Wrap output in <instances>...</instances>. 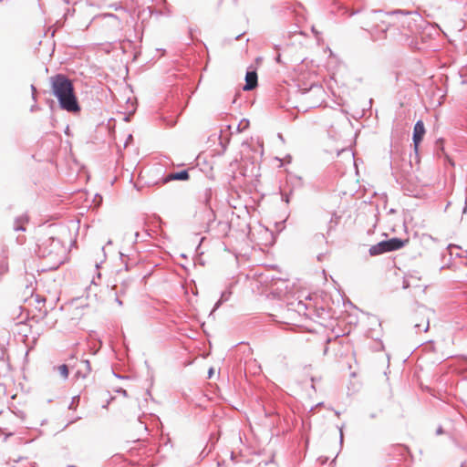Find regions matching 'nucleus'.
Listing matches in <instances>:
<instances>
[{
    "label": "nucleus",
    "mask_w": 467,
    "mask_h": 467,
    "mask_svg": "<svg viewBox=\"0 0 467 467\" xmlns=\"http://www.w3.org/2000/svg\"><path fill=\"white\" fill-rule=\"evenodd\" d=\"M51 94L57 99L61 109L77 114L81 110L75 93L73 81L65 74L58 73L49 78Z\"/></svg>",
    "instance_id": "f257e3e1"
},
{
    "label": "nucleus",
    "mask_w": 467,
    "mask_h": 467,
    "mask_svg": "<svg viewBox=\"0 0 467 467\" xmlns=\"http://www.w3.org/2000/svg\"><path fill=\"white\" fill-rule=\"evenodd\" d=\"M36 253L49 263V269H57L64 262L65 247L62 242L53 236L38 238Z\"/></svg>",
    "instance_id": "f03ea898"
},
{
    "label": "nucleus",
    "mask_w": 467,
    "mask_h": 467,
    "mask_svg": "<svg viewBox=\"0 0 467 467\" xmlns=\"http://www.w3.org/2000/svg\"><path fill=\"white\" fill-rule=\"evenodd\" d=\"M407 242L408 240H403L399 237H392L388 240L380 241L378 244L372 245L369 248L368 253L371 256H377L385 253L397 251L402 248Z\"/></svg>",
    "instance_id": "7ed1b4c3"
},
{
    "label": "nucleus",
    "mask_w": 467,
    "mask_h": 467,
    "mask_svg": "<svg viewBox=\"0 0 467 467\" xmlns=\"http://www.w3.org/2000/svg\"><path fill=\"white\" fill-rule=\"evenodd\" d=\"M389 15L396 16L400 26L409 29L410 32L414 31L417 22L422 20L421 16L417 11L394 9Z\"/></svg>",
    "instance_id": "20e7f679"
},
{
    "label": "nucleus",
    "mask_w": 467,
    "mask_h": 467,
    "mask_svg": "<svg viewBox=\"0 0 467 467\" xmlns=\"http://www.w3.org/2000/svg\"><path fill=\"white\" fill-rule=\"evenodd\" d=\"M194 219L196 222L200 223L204 228V231L207 232L211 223L215 220V213L212 206H200L199 210L196 211L194 214Z\"/></svg>",
    "instance_id": "39448f33"
},
{
    "label": "nucleus",
    "mask_w": 467,
    "mask_h": 467,
    "mask_svg": "<svg viewBox=\"0 0 467 467\" xmlns=\"http://www.w3.org/2000/svg\"><path fill=\"white\" fill-rule=\"evenodd\" d=\"M425 133L426 130L424 123L421 119H419L414 125L412 133V141L416 156H418L419 146L422 141Z\"/></svg>",
    "instance_id": "423d86ee"
},
{
    "label": "nucleus",
    "mask_w": 467,
    "mask_h": 467,
    "mask_svg": "<svg viewBox=\"0 0 467 467\" xmlns=\"http://www.w3.org/2000/svg\"><path fill=\"white\" fill-rule=\"evenodd\" d=\"M258 84V77L257 72L254 68H248L245 74V84L243 87V89L245 91L253 90L257 87Z\"/></svg>",
    "instance_id": "0eeeda50"
},
{
    "label": "nucleus",
    "mask_w": 467,
    "mask_h": 467,
    "mask_svg": "<svg viewBox=\"0 0 467 467\" xmlns=\"http://www.w3.org/2000/svg\"><path fill=\"white\" fill-rule=\"evenodd\" d=\"M190 179V174L188 170H182L176 172H171L166 175L164 178V182H169L171 181H188Z\"/></svg>",
    "instance_id": "6e6552de"
},
{
    "label": "nucleus",
    "mask_w": 467,
    "mask_h": 467,
    "mask_svg": "<svg viewBox=\"0 0 467 467\" xmlns=\"http://www.w3.org/2000/svg\"><path fill=\"white\" fill-rule=\"evenodd\" d=\"M91 371L89 360L83 359L80 361V368L76 372V377L85 379Z\"/></svg>",
    "instance_id": "1a4fd4ad"
},
{
    "label": "nucleus",
    "mask_w": 467,
    "mask_h": 467,
    "mask_svg": "<svg viewBox=\"0 0 467 467\" xmlns=\"http://www.w3.org/2000/svg\"><path fill=\"white\" fill-rule=\"evenodd\" d=\"M213 197V190L211 188L204 189L203 192L200 196L201 207L212 206L211 200Z\"/></svg>",
    "instance_id": "9d476101"
},
{
    "label": "nucleus",
    "mask_w": 467,
    "mask_h": 467,
    "mask_svg": "<svg viewBox=\"0 0 467 467\" xmlns=\"http://www.w3.org/2000/svg\"><path fill=\"white\" fill-rule=\"evenodd\" d=\"M27 221H28V217L26 215H21V216L16 217L15 219L13 229L16 232H18V231L25 232L26 227L24 226V224L26 223H27Z\"/></svg>",
    "instance_id": "9b49d317"
},
{
    "label": "nucleus",
    "mask_w": 467,
    "mask_h": 467,
    "mask_svg": "<svg viewBox=\"0 0 467 467\" xmlns=\"http://www.w3.org/2000/svg\"><path fill=\"white\" fill-rule=\"evenodd\" d=\"M232 295V292L230 290H224L222 292L221 294V297L220 299L214 304V306L211 312V314L214 311H216L222 304H223L224 302L228 301L230 296Z\"/></svg>",
    "instance_id": "f8f14e48"
},
{
    "label": "nucleus",
    "mask_w": 467,
    "mask_h": 467,
    "mask_svg": "<svg viewBox=\"0 0 467 467\" xmlns=\"http://www.w3.org/2000/svg\"><path fill=\"white\" fill-rule=\"evenodd\" d=\"M340 216H338L337 213H333L327 225V234H330V233L336 229L337 224L339 223Z\"/></svg>",
    "instance_id": "ddd939ff"
},
{
    "label": "nucleus",
    "mask_w": 467,
    "mask_h": 467,
    "mask_svg": "<svg viewBox=\"0 0 467 467\" xmlns=\"http://www.w3.org/2000/svg\"><path fill=\"white\" fill-rule=\"evenodd\" d=\"M5 344H7V338L5 337H2L0 339V361H5Z\"/></svg>",
    "instance_id": "4468645a"
},
{
    "label": "nucleus",
    "mask_w": 467,
    "mask_h": 467,
    "mask_svg": "<svg viewBox=\"0 0 467 467\" xmlns=\"http://www.w3.org/2000/svg\"><path fill=\"white\" fill-rule=\"evenodd\" d=\"M57 370L61 377L66 379L68 377V367L66 364H62L57 367Z\"/></svg>",
    "instance_id": "2eb2a0df"
},
{
    "label": "nucleus",
    "mask_w": 467,
    "mask_h": 467,
    "mask_svg": "<svg viewBox=\"0 0 467 467\" xmlns=\"http://www.w3.org/2000/svg\"><path fill=\"white\" fill-rule=\"evenodd\" d=\"M80 400L79 395H76L72 398L70 404L68 405V410H75L78 405Z\"/></svg>",
    "instance_id": "dca6fc26"
},
{
    "label": "nucleus",
    "mask_w": 467,
    "mask_h": 467,
    "mask_svg": "<svg viewBox=\"0 0 467 467\" xmlns=\"http://www.w3.org/2000/svg\"><path fill=\"white\" fill-rule=\"evenodd\" d=\"M248 126H249V120H248V119H243V120H241V122L238 124V126H237V130H238V131H243V130H245Z\"/></svg>",
    "instance_id": "f3484780"
},
{
    "label": "nucleus",
    "mask_w": 467,
    "mask_h": 467,
    "mask_svg": "<svg viewBox=\"0 0 467 467\" xmlns=\"http://www.w3.org/2000/svg\"><path fill=\"white\" fill-rule=\"evenodd\" d=\"M111 290H112V291H114V295H115V302H116L119 306H122V305H123V303H122V301L119 299V296H120V295H119V292L117 291V286H116V285L112 286Z\"/></svg>",
    "instance_id": "a211bd4d"
},
{
    "label": "nucleus",
    "mask_w": 467,
    "mask_h": 467,
    "mask_svg": "<svg viewBox=\"0 0 467 467\" xmlns=\"http://www.w3.org/2000/svg\"><path fill=\"white\" fill-rule=\"evenodd\" d=\"M129 283H130L129 280H125L122 282L120 289L117 290L119 295H124L126 293V290L129 286Z\"/></svg>",
    "instance_id": "6ab92c4d"
},
{
    "label": "nucleus",
    "mask_w": 467,
    "mask_h": 467,
    "mask_svg": "<svg viewBox=\"0 0 467 467\" xmlns=\"http://www.w3.org/2000/svg\"><path fill=\"white\" fill-rule=\"evenodd\" d=\"M443 143H444V141L442 139H438L436 140L435 145H436L437 150H441V151L443 150Z\"/></svg>",
    "instance_id": "aec40b11"
},
{
    "label": "nucleus",
    "mask_w": 467,
    "mask_h": 467,
    "mask_svg": "<svg viewBox=\"0 0 467 467\" xmlns=\"http://www.w3.org/2000/svg\"><path fill=\"white\" fill-rule=\"evenodd\" d=\"M282 201L286 202V203H289V202H290V194L283 193L282 194Z\"/></svg>",
    "instance_id": "412c9836"
},
{
    "label": "nucleus",
    "mask_w": 467,
    "mask_h": 467,
    "mask_svg": "<svg viewBox=\"0 0 467 467\" xmlns=\"http://www.w3.org/2000/svg\"><path fill=\"white\" fill-rule=\"evenodd\" d=\"M210 451H205V450H202L200 453V458L201 460L204 459L208 454H209Z\"/></svg>",
    "instance_id": "4be33fe9"
},
{
    "label": "nucleus",
    "mask_w": 467,
    "mask_h": 467,
    "mask_svg": "<svg viewBox=\"0 0 467 467\" xmlns=\"http://www.w3.org/2000/svg\"><path fill=\"white\" fill-rule=\"evenodd\" d=\"M465 192H466V197H465L464 207L462 209V213H465L467 212V186H466V189H465Z\"/></svg>",
    "instance_id": "5701e85b"
},
{
    "label": "nucleus",
    "mask_w": 467,
    "mask_h": 467,
    "mask_svg": "<svg viewBox=\"0 0 467 467\" xmlns=\"http://www.w3.org/2000/svg\"><path fill=\"white\" fill-rule=\"evenodd\" d=\"M342 428H343V427H339V428H338V429H339V432H340L339 439H340V444H341V445H342V443H343V440H344Z\"/></svg>",
    "instance_id": "b1692460"
},
{
    "label": "nucleus",
    "mask_w": 467,
    "mask_h": 467,
    "mask_svg": "<svg viewBox=\"0 0 467 467\" xmlns=\"http://www.w3.org/2000/svg\"><path fill=\"white\" fill-rule=\"evenodd\" d=\"M117 392H119V393L122 394V395H123V396H125V397H127V396H128L127 390H125V389H121V388H120V389H119L117 390Z\"/></svg>",
    "instance_id": "393cba45"
},
{
    "label": "nucleus",
    "mask_w": 467,
    "mask_h": 467,
    "mask_svg": "<svg viewBox=\"0 0 467 467\" xmlns=\"http://www.w3.org/2000/svg\"><path fill=\"white\" fill-rule=\"evenodd\" d=\"M39 312H40V313H41V315H42V316H41V317H42V318L46 317H47V309H44V310L42 311V309H41V308H39Z\"/></svg>",
    "instance_id": "a878e982"
},
{
    "label": "nucleus",
    "mask_w": 467,
    "mask_h": 467,
    "mask_svg": "<svg viewBox=\"0 0 467 467\" xmlns=\"http://www.w3.org/2000/svg\"><path fill=\"white\" fill-rule=\"evenodd\" d=\"M443 433V429L441 426H440L437 430H436V434L437 435H440V434H442Z\"/></svg>",
    "instance_id": "bb28decb"
},
{
    "label": "nucleus",
    "mask_w": 467,
    "mask_h": 467,
    "mask_svg": "<svg viewBox=\"0 0 467 467\" xmlns=\"http://www.w3.org/2000/svg\"><path fill=\"white\" fill-rule=\"evenodd\" d=\"M141 237V234L139 232L135 233V242H138Z\"/></svg>",
    "instance_id": "cd10ccee"
},
{
    "label": "nucleus",
    "mask_w": 467,
    "mask_h": 467,
    "mask_svg": "<svg viewBox=\"0 0 467 467\" xmlns=\"http://www.w3.org/2000/svg\"><path fill=\"white\" fill-rule=\"evenodd\" d=\"M213 372H214V371H213V368H211L209 369V371H208V379H211V378L213 377Z\"/></svg>",
    "instance_id": "c85d7f7f"
},
{
    "label": "nucleus",
    "mask_w": 467,
    "mask_h": 467,
    "mask_svg": "<svg viewBox=\"0 0 467 467\" xmlns=\"http://www.w3.org/2000/svg\"><path fill=\"white\" fill-rule=\"evenodd\" d=\"M377 416H378V413H377V412H371V413H369V415H368V417H369L370 419H376V418H377Z\"/></svg>",
    "instance_id": "c756f323"
},
{
    "label": "nucleus",
    "mask_w": 467,
    "mask_h": 467,
    "mask_svg": "<svg viewBox=\"0 0 467 467\" xmlns=\"http://www.w3.org/2000/svg\"><path fill=\"white\" fill-rule=\"evenodd\" d=\"M130 140H132V135H129V137L125 142V147L127 146L128 142L130 141Z\"/></svg>",
    "instance_id": "7c9ffc66"
},
{
    "label": "nucleus",
    "mask_w": 467,
    "mask_h": 467,
    "mask_svg": "<svg viewBox=\"0 0 467 467\" xmlns=\"http://www.w3.org/2000/svg\"><path fill=\"white\" fill-rule=\"evenodd\" d=\"M275 61L277 63H281V56L280 55H277L276 57H275Z\"/></svg>",
    "instance_id": "2f4dec72"
},
{
    "label": "nucleus",
    "mask_w": 467,
    "mask_h": 467,
    "mask_svg": "<svg viewBox=\"0 0 467 467\" xmlns=\"http://www.w3.org/2000/svg\"><path fill=\"white\" fill-rule=\"evenodd\" d=\"M32 93H36V88L34 85H31Z\"/></svg>",
    "instance_id": "473e14b6"
},
{
    "label": "nucleus",
    "mask_w": 467,
    "mask_h": 467,
    "mask_svg": "<svg viewBox=\"0 0 467 467\" xmlns=\"http://www.w3.org/2000/svg\"><path fill=\"white\" fill-rule=\"evenodd\" d=\"M32 99L36 102V93H32Z\"/></svg>",
    "instance_id": "72a5a7b5"
},
{
    "label": "nucleus",
    "mask_w": 467,
    "mask_h": 467,
    "mask_svg": "<svg viewBox=\"0 0 467 467\" xmlns=\"http://www.w3.org/2000/svg\"><path fill=\"white\" fill-rule=\"evenodd\" d=\"M176 124V120H172L171 122L168 123L169 126L172 127Z\"/></svg>",
    "instance_id": "f704fd0d"
},
{
    "label": "nucleus",
    "mask_w": 467,
    "mask_h": 467,
    "mask_svg": "<svg viewBox=\"0 0 467 467\" xmlns=\"http://www.w3.org/2000/svg\"><path fill=\"white\" fill-rule=\"evenodd\" d=\"M451 248H458L457 245H453V244H449L448 245V249L451 250Z\"/></svg>",
    "instance_id": "c9c22d12"
},
{
    "label": "nucleus",
    "mask_w": 467,
    "mask_h": 467,
    "mask_svg": "<svg viewBox=\"0 0 467 467\" xmlns=\"http://www.w3.org/2000/svg\"><path fill=\"white\" fill-rule=\"evenodd\" d=\"M414 327H415V328H416L417 330H420L421 325H420V324H415V326H414Z\"/></svg>",
    "instance_id": "e433bc0d"
},
{
    "label": "nucleus",
    "mask_w": 467,
    "mask_h": 467,
    "mask_svg": "<svg viewBox=\"0 0 467 467\" xmlns=\"http://www.w3.org/2000/svg\"><path fill=\"white\" fill-rule=\"evenodd\" d=\"M45 301H46V299L44 297L36 300L37 303H41V302L45 303Z\"/></svg>",
    "instance_id": "4c0bfd02"
},
{
    "label": "nucleus",
    "mask_w": 467,
    "mask_h": 467,
    "mask_svg": "<svg viewBox=\"0 0 467 467\" xmlns=\"http://www.w3.org/2000/svg\"><path fill=\"white\" fill-rule=\"evenodd\" d=\"M461 467H467V461L462 462Z\"/></svg>",
    "instance_id": "58836bf2"
},
{
    "label": "nucleus",
    "mask_w": 467,
    "mask_h": 467,
    "mask_svg": "<svg viewBox=\"0 0 467 467\" xmlns=\"http://www.w3.org/2000/svg\"><path fill=\"white\" fill-rule=\"evenodd\" d=\"M428 329H429V321H427V323H426V327L424 328V331H427Z\"/></svg>",
    "instance_id": "ea45409f"
},
{
    "label": "nucleus",
    "mask_w": 467,
    "mask_h": 467,
    "mask_svg": "<svg viewBox=\"0 0 467 467\" xmlns=\"http://www.w3.org/2000/svg\"><path fill=\"white\" fill-rule=\"evenodd\" d=\"M36 105H33L30 109V111H34L36 109Z\"/></svg>",
    "instance_id": "a19ab883"
},
{
    "label": "nucleus",
    "mask_w": 467,
    "mask_h": 467,
    "mask_svg": "<svg viewBox=\"0 0 467 467\" xmlns=\"http://www.w3.org/2000/svg\"><path fill=\"white\" fill-rule=\"evenodd\" d=\"M220 143H221V145L223 146V150H225V149H226V143H225V144H223V141H221Z\"/></svg>",
    "instance_id": "79ce46f5"
},
{
    "label": "nucleus",
    "mask_w": 467,
    "mask_h": 467,
    "mask_svg": "<svg viewBox=\"0 0 467 467\" xmlns=\"http://www.w3.org/2000/svg\"><path fill=\"white\" fill-rule=\"evenodd\" d=\"M243 35H244V33H243V34L238 35L237 36H235V39H236V40L240 39V37H241Z\"/></svg>",
    "instance_id": "37998d69"
},
{
    "label": "nucleus",
    "mask_w": 467,
    "mask_h": 467,
    "mask_svg": "<svg viewBox=\"0 0 467 467\" xmlns=\"http://www.w3.org/2000/svg\"><path fill=\"white\" fill-rule=\"evenodd\" d=\"M278 138L284 140L283 135L281 133L278 134Z\"/></svg>",
    "instance_id": "c03bdc74"
},
{
    "label": "nucleus",
    "mask_w": 467,
    "mask_h": 467,
    "mask_svg": "<svg viewBox=\"0 0 467 467\" xmlns=\"http://www.w3.org/2000/svg\"><path fill=\"white\" fill-rule=\"evenodd\" d=\"M335 414H336L337 416H339V415H340V412H339V411H337V410H336V411H335Z\"/></svg>",
    "instance_id": "a18cd8bd"
},
{
    "label": "nucleus",
    "mask_w": 467,
    "mask_h": 467,
    "mask_svg": "<svg viewBox=\"0 0 467 467\" xmlns=\"http://www.w3.org/2000/svg\"><path fill=\"white\" fill-rule=\"evenodd\" d=\"M389 213H395V210H394V209H390V210H389Z\"/></svg>",
    "instance_id": "49530a36"
},
{
    "label": "nucleus",
    "mask_w": 467,
    "mask_h": 467,
    "mask_svg": "<svg viewBox=\"0 0 467 467\" xmlns=\"http://www.w3.org/2000/svg\"><path fill=\"white\" fill-rule=\"evenodd\" d=\"M124 256H125L124 254L120 253L121 259H123Z\"/></svg>",
    "instance_id": "de8ad7c7"
},
{
    "label": "nucleus",
    "mask_w": 467,
    "mask_h": 467,
    "mask_svg": "<svg viewBox=\"0 0 467 467\" xmlns=\"http://www.w3.org/2000/svg\"><path fill=\"white\" fill-rule=\"evenodd\" d=\"M125 268H126V270H128V269H129V266H128V264H127V263L125 264Z\"/></svg>",
    "instance_id": "09e8293b"
},
{
    "label": "nucleus",
    "mask_w": 467,
    "mask_h": 467,
    "mask_svg": "<svg viewBox=\"0 0 467 467\" xmlns=\"http://www.w3.org/2000/svg\"><path fill=\"white\" fill-rule=\"evenodd\" d=\"M4 0H0V3L3 2Z\"/></svg>",
    "instance_id": "8fccbe9b"
}]
</instances>
